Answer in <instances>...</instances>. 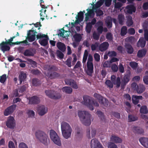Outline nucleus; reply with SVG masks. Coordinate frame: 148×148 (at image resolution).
Masks as SVG:
<instances>
[{"instance_id":"f257e3e1","label":"nucleus","mask_w":148,"mask_h":148,"mask_svg":"<svg viewBox=\"0 0 148 148\" xmlns=\"http://www.w3.org/2000/svg\"><path fill=\"white\" fill-rule=\"evenodd\" d=\"M78 115L82 123L85 125L89 126L91 124V116L88 112L80 111Z\"/></svg>"},{"instance_id":"f03ea898","label":"nucleus","mask_w":148,"mask_h":148,"mask_svg":"<svg viewBox=\"0 0 148 148\" xmlns=\"http://www.w3.org/2000/svg\"><path fill=\"white\" fill-rule=\"evenodd\" d=\"M111 80H106L105 84L107 86V87L109 89H111L113 88V84L116 86V87L119 88L121 84V79L120 77L116 78L114 75H112L111 76Z\"/></svg>"},{"instance_id":"7ed1b4c3","label":"nucleus","mask_w":148,"mask_h":148,"mask_svg":"<svg viewBox=\"0 0 148 148\" xmlns=\"http://www.w3.org/2000/svg\"><path fill=\"white\" fill-rule=\"evenodd\" d=\"M61 129L64 138L67 139L70 137L72 130L69 124L65 122H62L61 123Z\"/></svg>"},{"instance_id":"20e7f679","label":"nucleus","mask_w":148,"mask_h":148,"mask_svg":"<svg viewBox=\"0 0 148 148\" xmlns=\"http://www.w3.org/2000/svg\"><path fill=\"white\" fill-rule=\"evenodd\" d=\"M35 135L37 138L41 143L44 145H48V140H49L47 135L44 132L38 130L35 133Z\"/></svg>"},{"instance_id":"39448f33","label":"nucleus","mask_w":148,"mask_h":148,"mask_svg":"<svg viewBox=\"0 0 148 148\" xmlns=\"http://www.w3.org/2000/svg\"><path fill=\"white\" fill-rule=\"evenodd\" d=\"M45 93L48 97L53 99H58L62 96V95L60 92L53 90H46Z\"/></svg>"},{"instance_id":"423d86ee","label":"nucleus","mask_w":148,"mask_h":148,"mask_svg":"<svg viewBox=\"0 0 148 148\" xmlns=\"http://www.w3.org/2000/svg\"><path fill=\"white\" fill-rule=\"evenodd\" d=\"M50 135L51 140L55 144L59 146H60L61 145L60 139L54 131L51 130L50 132Z\"/></svg>"},{"instance_id":"0eeeda50","label":"nucleus","mask_w":148,"mask_h":148,"mask_svg":"<svg viewBox=\"0 0 148 148\" xmlns=\"http://www.w3.org/2000/svg\"><path fill=\"white\" fill-rule=\"evenodd\" d=\"M94 97L98 100L99 102L101 105L106 107H108L109 101L106 98H104L101 95L96 93L94 94Z\"/></svg>"},{"instance_id":"6e6552de","label":"nucleus","mask_w":148,"mask_h":148,"mask_svg":"<svg viewBox=\"0 0 148 148\" xmlns=\"http://www.w3.org/2000/svg\"><path fill=\"white\" fill-rule=\"evenodd\" d=\"M94 97L98 100L99 102L101 105L106 107H108L109 101L106 98H104L101 95L96 93L94 94Z\"/></svg>"},{"instance_id":"1a4fd4ad","label":"nucleus","mask_w":148,"mask_h":148,"mask_svg":"<svg viewBox=\"0 0 148 148\" xmlns=\"http://www.w3.org/2000/svg\"><path fill=\"white\" fill-rule=\"evenodd\" d=\"M90 97L87 95H84L83 97L84 104L87 106L90 110H92L94 108L91 105V103H93L92 100L90 99Z\"/></svg>"},{"instance_id":"9d476101","label":"nucleus","mask_w":148,"mask_h":148,"mask_svg":"<svg viewBox=\"0 0 148 148\" xmlns=\"http://www.w3.org/2000/svg\"><path fill=\"white\" fill-rule=\"evenodd\" d=\"M6 125L7 127L10 129H14L15 127L16 123L13 117H9L6 122Z\"/></svg>"},{"instance_id":"9b49d317","label":"nucleus","mask_w":148,"mask_h":148,"mask_svg":"<svg viewBox=\"0 0 148 148\" xmlns=\"http://www.w3.org/2000/svg\"><path fill=\"white\" fill-rule=\"evenodd\" d=\"M90 145L91 148H103L98 140L95 138L91 140Z\"/></svg>"},{"instance_id":"f8f14e48","label":"nucleus","mask_w":148,"mask_h":148,"mask_svg":"<svg viewBox=\"0 0 148 148\" xmlns=\"http://www.w3.org/2000/svg\"><path fill=\"white\" fill-rule=\"evenodd\" d=\"M37 33L34 30H29L27 34V39L30 42L34 41L35 39L36 34Z\"/></svg>"},{"instance_id":"ddd939ff","label":"nucleus","mask_w":148,"mask_h":148,"mask_svg":"<svg viewBox=\"0 0 148 148\" xmlns=\"http://www.w3.org/2000/svg\"><path fill=\"white\" fill-rule=\"evenodd\" d=\"M16 105L14 104L11 105L5 109L4 112V114L5 116H8L12 114L15 109Z\"/></svg>"},{"instance_id":"4468645a","label":"nucleus","mask_w":148,"mask_h":148,"mask_svg":"<svg viewBox=\"0 0 148 148\" xmlns=\"http://www.w3.org/2000/svg\"><path fill=\"white\" fill-rule=\"evenodd\" d=\"M130 79V75L129 74L125 75L123 77V79L121 82V88L124 89L125 86L129 82Z\"/></svg>"},{"instance_id":"2eb2a0df","label":"nucleus","mask_w":148,"mask_h":148,"mask_svg":"<svg viewBox=\"0 0 148 148\" xmlns=\"http://www.w3.org/2000/svg\"><path fill=\"white\" fill-rule=\"evenodd\" d=\"M46 75L48 77L51 79H53L58 78L60 77V74L56 72H48Z\"/></svg>"},{"instance_id":"dca6fc26","label":"nucleus","mask_w":148,"mask_h":148,"mask_svg":"<svg viewBox=\"0 0 148 148\" xmlns=\"http://www.w3.org/2000/svg\"><path fill=\"white\" fill-rule=\"evenodd\" d=\"M65 82L67 85L71 86L73 88L77 89L78 87L76 82L73 79H67L65 81Z\"/></svg>"},{"instance_id":"f3484780","label":"nucleus","mask_w":148,"mask_h":148,"mask_svg":"<svg viewBox=\"0 0 148 148\" xmlns=\"http://www.w3.org/2000/svg\"><path fill=\"white\" fill-rule=\"evenodd\" d=\"M87 69L86 73L88 75L92 76L94 72L93 64L92 63H87Z\"/></svg>"},{"instance_id":"a211bd4d","label":"nucleus","mask_w":148,"mask_h":148,"mask_svg":"<svg viewBox=\"0 0 148 148\" xmlns=\"http://www.w3.org/2000/svg\"><path fill=\"white\" fill-rule=\"evenodd\" d=\"M109 46V44L108 42H104L101 44L99 47V50L101 52L106 51Z\"/></svg>"},{"instance_id":"6ab92c4d","label":"nucleus","mask_w":148,"mask_h":148,"mask_svg":"<svg viewBox=\"0 0 148 148\" xmlns=\"http://www.w3.org/2000/svg\"><path fill=\"white\" fill-rule=\"evenodd\" d=\"M40 102L39 98L36 96H34L29 99V104H37Z\"/></svg>"},{"instance_id":"aec40b11","label":"nucleus","mask_w":148,"mask_h":148,"mask_svg":"<svg viewBox=\"0 0 148 148\" xmlns=\"http://www.w3.org/2000/svg\"><path fill=\"white\" fill-rule=\"evenodd\" d=\"M8 45L9 44H7L5 42H3L0 44V47L3 52L9 51L10 50V48L9 46L7 45Z\"/></svg>"},{"instance_id":"412c9836","label":"nucleus","mask_w":148,"mask_h":148,"mask_svg":"<svg viewBox=\"0 0 148 148\" xmlns=\"http://www.w3.org/2000/svg\"><path fill=\"white\" fill-rule=\"evenodd\" d=\"M26 73L23 72H21L18 76L20 84H21L22 82H24L26 80Z\"/></svg>"},{"instance_id":"4be33fe9","label":"nucleus","mask_w":148,"mask_h":148,"mask_svg":"<svg viewBox=\"0 0 148 148\" xmlns=\"http://www.w3.org/2000/svg\"><path fill=\"white\" fill-rule=\"evenodd\" d=\"M143 97L142 96H136L133 95L132 96V101L133 104L135 105H137L139 102V100H142Z\"/></svg>"},{"instance_id":"5701e85b","label":"nucleus","mask_w":148,"mask_h":148,"mask_svg":"<svg viewBox=\"0 0 148 148\" xmlns=\"http://www.w3.org/2000/svg\"><path fill=\"white\" fill-rule=\"evenodd\" d=\"M47 111V108L44 105L41 106L38 110V114L39 115L42 116L46 114Z\"/></svg>"},{"instance_id":"b1692460","label":"nucleus","mask_w":148,"mask_h":148,"mask_svg":"<svg viewBox=\"0 0 148 148\" xmlns=\"http://www.w3.org/2000/svg\"><path fill=\"white\" fill-rule=\"evenodd\" d=\"M127 12L129 14H131L133 12H135L136 11V8L133 5L131 4L126 7Z\"/></svg>"},{"instance_id":"393cba45","label":"nucleus","mask_w":148,"mask_h":148,"mask_svg":"<svg viewBox=\"0 0 148 148\" xmlns=\"http://www.w3.org/2000/svg\"><path fill=\"white\" fill-rule=\"evenodd\" d=\"M146 43V40L143 38H140L137 43V46L138 47H144Z\"/></svg>"},{"instance_id":"a878e982","label":"nucleus","mask_w":148,"mask_h":148,"mask_svg":"<svg viewBox=\"0 0 148 148\" xmlns=\"http://www.w3.org/2000/svg\"><path fill=\"white\" fill-rule=\"evenodd\" d=\"M125 47L127 51L128 54H132L134 52V49L132 45L128 43L125 44Z\"/></svg>"},{"instance_id":"bb28decb","label":"nucleus","mask_w":148,"mask_h":148,"mask_svg":"<svg viewBox=\"0 0 148 148\" xmlns=\"http://www.w3.org/2000/svg\"><path fill=\"white\" fill-rule=\"evenodd\" d=\"M141 144L144 147L148 148V138L144 137L141 138L139 139Z\"/></svg>"},{"instance_id":"cd10ccee","label":"nucleus","mask_w":148,"mask_h":148,"mask_svg":"<svg viewBox=\"0 0 148 148\" xmlns=\"http://www.w3.org/2000/svg\"><path fill=\"white\" fill-rule=\"evenodd\" d=\"M147 51L145 49L139 50L138 51L137 56L139 58H142L144 57L147 53Z\"/></svg>"},{"instance_id":"c85d7f7f","label":"nucleus","mask_w":148,"mask_h":148,"mask_svg":"<svg viewBox=\"0 0 148 148\" xmlns=\"http://www.w3.org/2000/svg\"><path fill=\"white\" fill-rule=\"evenodd\" d=\"M56 46L61 51L64 52L66 50V47L65 44L61 42H58Z\"/></svg>"},{"instance_id":"c756f323","label":"nucleus","mask_w":148,"mask_h":148,"mask_svg":"<svg viewBox=\"0 0 148 148\" xmlns=\"http://www.w3.org/2000/svg\"><path fill=\"white\" fill-rule=\"evenodd\" d=\"M111 140L115 143H120L122 142V140L121 138L115 136H111Z\"/></svg>"},{"instance_id":"7c9ffc66","label":"nucleus","mask_w":148,"mask_h":148,"mask_svg":"<svg viewBox=\"0 0 148 148\" xmlns=\"http://www.w3.org/2000/svg\"><path fill=\"white\" fill-rule=\"evenodd\" d=\"M62 90L63 92L68 94L71 93L73 91L72 88L69 86H65L63 87L62 88Z\"/></svg>"},{"instance_id":"2f4dec72","label":"nucleus","mask_w":148,"mask_h":148,"mask_svg":"<svg viewBox=\"0 0 148 148\" xmlns=\"http://www.w3.org/2000/svg\"><path fill=\"white\" fill-rule=\"evenodd\" d=\"M145 90V88L143 84H140L137 87V91L138 93L140 94L143 92Z\"/></svg>"},{"instance_id":"473e14b6","label":"nucleus","mask_w":148,"mask_h":148,"mask_svg":"<svg viewBox=\"0 0 148 148\" xmlns=\"http://www.w3.org/2000/svg\"><path fill=\"white\" fill-rule=\"evenodd\" d=\"M104 0H99L96 2L93 7V9H96L100 7L103 4Z\"/></svg>"},{"instance_id":"72a5a7b5","label":"nucleus","mask_w":148,"mask_h":148,"mask_svg":"<svg viewBox=\"0 0 148 148\" xmlns=\"http://www.w3.org/2000/svg\"><path fill=\"white\" fill-rule=\"evenodd\" d=\"M134 132L136 133L141 134L144 132L143 130L138 127H133Z\"/></svg>"},{"instance_id":"f704fd0d","label":"nucleus","mask_w":148,"mask_h":148,"mask_svg":"<svg viewBox=\"0 0 148 148\" xmlns=\"http://www.w3.org/2000/svg\"><path fill=\"white\" fill-rule=\"evenodd\" d=\"M138 118L136 116L133 115H129L128 116V120L129 122H131L137 120Z\"/></svg>"},{"instance_id":"c9c22d12","label":"nucleus","mask_w":148,"mask_h":148,"mask_svg":"<svg viewBox=\"0 0 148 148\" xmlns=\"http://www.w3.org/2000/svg\"><path fill=\"white\" fill-rule=\"evenodd\" d=\"M140 111V113L141 114H147L148 113V110L147 106L145 105L141 106Z\"/></svg>"},{"instance_id":"e433bc0d","label":"nucleus","mask_w":148,"mask_h":148,"mask_svg":"<svg viewBox=\"0 0 148 148\" xmlns=\"http://www.w3.org/2000/svg\"><path fill=\"white\" fill-rule=\"evenodd\" d=\"M118 19L120 24L122 25L123 24L124 20L125 17L124 15L122 14H119L118 16Z\"/></svg>"},{"instance_id":"4c0bfd02","label":"nucleus","mask_w":148,"mask_h":148,"mask_svg":"<svg viewBox=\"0 0 148 148\" xmlns=\"http://www.w3.org/2000/svg\"><path fill=\"white\" fill-rule=\"evenodd\" d=\"M127 28L126 26H123L121 29V36H124L127 33Z\"/></svg>"},{"instance_id":"58836bf2","label":"nucleus","mask_w":148,"mask_h":148,"mask_svg":"<svg viewBox=\"0 0 148 148\" xmlns=\"http://www.w3.org/2000/svg\"><path fill=\"white\" fill-rule=\"evenodd\" d=\"M48 38H45L41 40H39V43L42 46H45L47 45L48 43Z\"/></svg>"},{"instance_id":"ea45409f","label":"nucleus","mask_w":148,"mask_h":148,"mask_svg":"<svg viewBox=\"0 0 148 148\" xmlns=\"http://www.w3.org/2000/svg\"><path fill=\"white\" fill-rule=\"evenodd\" d=\"M32 83L33 86H38L40 84V82L38 79L34 78L32 79Z\"/></svg>"},{"instance_id":"a19ab883","label":"nucleus","mask_w":148,"mask_h":148,"mask_svg":"<svg viewBox=\"0 0 148 148\" xmlns=\"http://www.w3.org/2000/svg\"><path fill=\"white\" fill-rule=\"evenodd\" d=\"M73 37L75 38V41L78 42H79L82 38L80 34H75Z\"/></svg>"},{"instance_id":"79ce46f5","label":"nucleus","mask_w":148,"mask_h":148,"mask_svg":"<svg viewBox=\"0 0 148 148\" xmlns=\"http://www.w3.org/2000/svg\"><path fill=\"white\" fill-rule=\"evenodd\" d=\"M133 24V22L131 16H130L127 18L126 25L128 27L132 26Z\"/></svg>"},{"instance_id":"37998d69","label":"nucleus","mask_w":148,"mask_h":148,"mask_svg":"<svg viewBox=\"0 0 148 148\" xmlns=\"http://www.w3.org/2000/svg\"><path fill=\"white\" fill-rule=\"evenodd\" d=\"M92 27V25L90 24V23H87L86 27V32L88 34L90 33L91 29Z\"/></svg>"},{"instance_id":"c03bdc74","label":"nucleus","mask_w":148,"mask_h":148,"mask_svg":"<svg viewBox=\"0 0 148 148\" xmlns=\"http://www.w3.org/2000/svg\"><path fill=\"white\" fill-rule=\"evenodd\" d=\"M96 113L98 116L100 118L101 120H104L105 117L103 113L100 111H97Z\"/></svg>"},{"instance_id":"a18cd8bd","label":"nucleus","mask_w":148,"mask_h":148,"mask_svg":"<svg viewBox=\"0 0 148 148\" xmlns=\"http://www.w3.org/2000/svg\"><path fill=\"white\" fill-rule=\"evenodd\" d=\"M106 38L109 41H112L113 40L112 34L110 32H108L106 34Z\"/></svg>"},{"instance_id":"49530a36","label":"nucleus","mask_w":148,"mask_h":148,"mask_svg":"<svg viewBox=\"0 0 148 148\" xmlns=\"http://www.w3.org/2000/svg\"><path fill=\"white\" fill-rule=\"evenodd\" d=\"M112 18H110V19H107L106 21L107 27L108 28H110L112 27Z\"/></svg>"},{"instance_id":"de8ad7c7","label":"nucleus","mask_w":148,"mask_h":148,"mask_svg":"<svg viewBox=\"0 0 148 148\" xmlns=\"http://www.w3.org/2000/svg\"><path fill=\"white\" fill-rule=\"evenodd\" d=\"M24 55L26 56H33V54L30 50L27 49L25 50L23 53Z\"/></svg>"},{"instance_id":"09e8293b","label":"nucleus","mask_w":148,"mask_h":148,"mask_svg":"<svg viewBox=\"0 0 148 148\" xmlns=\"http://www.w3.org/2000/svg\"><path fill=\"white\" fill-rule=\"evenodd\" d=\"M27 60L29 63V64L32 65L33 67H35L36 66L37 63L36 61L32 60L31 59H28Z\"/></svg>"},{"instance_id":"8fccbe9b","label":"nucleus","mask_w":148,"mask_h":148,"mask_svg":"<svg viewBox=\"0 0 148 148\" xmlns=\"http://www.w3.org/2000/svg\"><path fill=\"white\" fill-rule=\"evenodd\" d=\"M86 10L87 11V13H86L87 15L88 14L90 16V17H93L94 16V13L93 10L87 9Z\"/></svg>"},{"instance_id":"3c124183","label":"nucleus","mask_w":148,"mask_h":148,"mask_svg":"<svg viewBox=\"0 0 148 148\" xmlns=\"http://www.w3.org/2000/svg\"><path fill=\"white\" fill-rule=\"evenodd\" d=\"M95 10H96L95 12L97 16H100L103 14V11L100 9H96Z\"/></svg>"},{"instance_id":"603ef678","label":"nucleus","mask_w":148,"mask_h":148,"mask_svg":"<svg viewBox=\"0 0 148 148\" xmlns=\"http://www.w3.org/2000/svg\"><path fill=\"white\" fill-rule=\"evenodd\" d=\"M58 70V68L54 65H52L51 66H49L48 69V70L49 71V72L57 71Z\"/></svg>"},{"instance_id":"864d4df0","label":"nucleus","mask_w":148,"mask_h":148,"mask_svg":"<svg viewBox=\"0 0 148 148\" xmlns=\"http://www.w3.org/2000/svg\"><path fill=\"white\" fill-rule=\"evenodd\" d=\"M145 74L147 75H145L143 77V81L144 83L148 85V71L145 72Z\"/></svg>"},{"instance_id":"5fc2aeb1","label":"nucleus","mask_w":148,"mask_h":148,"mask_svg":"<svg viewBox=\"0 0 148 148\" xmlns=\"http://www.w3.org/2000/svg\"><path fill=\"white\" fill-rule=\"evenodd\" d=\"M27 87V84L23 85L20 88L19 90V92L20 93H23L26 90Z\"/></svg>"},{"instance_id":"6e6d98bb","label":"nucleus","mask_w":148,"mask_h":148,"mask_svg":"<svg viewBox=\"0 0 148 148\" xmlns=\"http://www.w3.org/2000/svg\"><path fill=\"white\" fill-rule=\"evenodd\" d=\"M130 65L132 69H136L138 66V64L136 62H130Z\"/></svg>"},{"instance_id":"4d7b16f0","label":"nucleus","mask_w":148,"mask_h":148,"mask_svg":"<svg viewBox=\"0 0 148 148\" xmlns=\"http://www.w3.org/2000/svg\"><path fill=\"white\" fill-rule=\"evenodd\" d=\"M99 43L98 42H96L94 44H92L91 45V50L92 51L96 50V49L98 47H99Z\"/></svg>"},{"instance_id":"13d9d810","label":"nucleus","mask_w":148,"mask_h":148,"mask_svg":"<svg viewBox=\"0 0 148 148\" xmlns=\"http://www.w3.org/2000/svg\"><path fill=\"white\" fill-rule=\"evenodd\" d=\"M88 56V53L86 50L85 51V53L84 55L83 58L82 62L83 64H85L86 60H87Z\"/></svg>"},{"instance_id":"bf43d9fd","label":"nucleus","mask_w":148,"mask_h":148,"mask_svg":"<svg viewBox=\"0 0 148 148\" xmlns=\"http://www.w3.org/2000/svg\"><path fill=\"white\" fill-rule=\"evenodd\" d=\"M110 67L113 72H117L118 68L117 65L115 64H113Z\"/></svg>"},{"instance_id":"052dcab7","label":"nucleus","mask_w":148,"mask_h":148,"mask_svg":"<svg viewBox=\"0 0 148 148\" xmlns=\"http://www.w3.org/2000/svg\"><path fill=\"white\" fill-rule=\"evenodd\" d=\"M72 58H68L66 60L64 64L67 65L69 67H71V60Z\"/></svg>"},{"instance_id":"680f3d73","label":"nucleus","mask_w":148,"mask_h":148,"mask_svg":"<svg viewBox=\"0 0 148 148\" xmlns=\"http://www.w3.org/2000/svg\"><path fill=\"white\" fill-rule=\"evenodd\" d=\"M36 38L37 39H41L45 38H48V37L47 35H46L45 34H38L36 36Z\"/></svg>"},{"instance_id":"e2e57ef3","label":"nucleus","mask_w":148,"mask_h":148,"mask_svg":"<svg viewBox=\"0 0 148 148\" xmlns=\"http://www.w3.org/2000/svg\"><path fill=\"white\" fill-rule=\"evenodd\" d=\"M57 56L60 58L63 59L64 57V55L60 51L58 50L56 51Z\"/></svg>"},{"instance_id":"0e129e2a","label":"nucleus","mask_w":148,"mask_h":148,"mask_svg":"<svg viewBox=\"0 0 148 148\" xmlns=\"http://www.w3.org/2000/svg\"><path fill=\"white\" fill-rule=\"evenodd\" d=\"M138 86L136 83L133 82L131 84V87L132 90L136 91Z\"/></svg>"},{"instance_id":"69168bd1","label":"nucleus","mask_w":148,"mask_h":148,"mask_svg":"<svg viewBox=\"0 0 148 148\" xmlns=\"http://www.w3.org/2000/svg\"><path fill=\"white\" fill-rule=\"evenodd\" d=\"M103 66L104 68H110L111 66V63L110 61H107L104 62L103 64Z\"/></svg>"},{"instance_id":"338daca9","label":"nucleus","mask_w":148,"mask_h":148,"mask_svg":"<svg viewBox=\"0 0 148 148\" xmlns=\"http://www.w3.org/2000/svg\"><path fill=\"white\" fill-rule=\"evenodd\" d=\"M6 79L7 78L6 75L4 74L1 77L0 82L1 83H4L5 82Z\"/></svg>"},{"instance_id":"774afa93","label":"nucleus","mask_w":148,"mask_h":148,"mask_svg":"<svg viewBox=\"0 0 148 148\" xmlns=\"http://www.w3.org/2000/svg\"><path fill=\"white\" fill-rule=\"evenodd\" d=\"M19 148H28L27 146L24 143H20L18 146Z\"/></svg>"}]
</instances>
